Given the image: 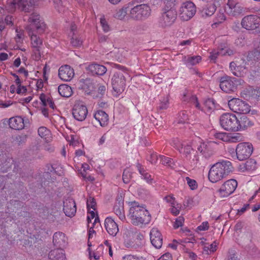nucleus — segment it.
I'll return each mask as SVG.
<instances>
[{
    "label": "nucleus",
    "instance_id": "nucleus-56",
    "mask_svg": "<svg viewBox=\"0 0 260 260\" xmlns=\"http://www.w3.org/2000/svg\"><path fill=\"white\" fill-rule=\"evenodd\" d=\"M26 140V135H19L16 137L15 141L17 142L18 145H21L24 143Z\"/></svg>",
    "mask_w": 260,
    "mask_h": 260
},
{
    "label": "nucleus",
    "instance_id": "nucleus-8",
    "mask_svg": "<svg viewBox=\"0 0 260 260\" xmlns=\"http://www.w3.org/2000/svg\"><path fill=\"white\" fill-rule=\"evenodd\" d=\"M253 151L252 145L248 143H241L236 149L237 158L240 161L248 158Z\"/></svg>",
    "mask_w": 260,
    "mask_h": 260
},
{
    "label": "nucleus",
    "instance_id": "nucleus-3",
    "mask_svg": "<svg viewBox=\"0 0 260 260\" xmlns=\"http://www.w3.org/2000/svg\"><path fill=\"white\" fill-rule=\"evenodd\" d=\"M151 10L147 4L138 5L132 8L129 17L135 20L142 21L147 19L151 15Z\"/></svg>",
    "mask_w": 260,
    "mask_h": 260
},
{
    "label": "nucleus",
    "instance_id": "nucleus-53",
    "mask_svg": "<svg viewBox=\"0 0 260 260\" xmlns=\"http://www.w3.org/2000/svg\"><path fill=\"white\" fill-rule=\"evenodd\" d=\"M251 96L256 99L257 100H260V87L255 89H252L250 91Z\"/></svg>",
    "mask_w": 260,
    "mask_h": 260
},
{
    "label": "nucleus",
    "instance_id": "nucleus-33",
    "mask_svg": "<svg viewBox=\"0 0 260 260\" xmlns=\"http://www.w3.org/2000/svg\"><path fill=\"white\" fill-rule=\"evenodd\" d=\"M58 91L63 97L69 98L73 93L72 88L67 84H61L58 87Z\"/></svg>",
    "mask_w": 260,
    "mask_h": 260
},
{
    "label": "nucleus",
    "instance_id": "nucleus-26",
    "mask_svg": "<svg viewBox=\"0 0 260 260\" xmlns=\"http://www.w3.org/2000/svg\"><path fill=\"white\" fill-rule=\"evenodd\" d=\"M9 125L12 129H22L24 127V120L21 116L11 117L9 120Z\"/></svg>",
    "mask_w": 260,
    "mask_h": 260
},
{
    "label": "nucleus",
    "instance_id": "nucleus-61",
    "mask_svg": "<svg viewBox=\"0 0 260 260\" xmlns=\"http://www.w3.org/2000/svg\"><path fill=\"white\" fill-rule=\"evenodd\" d=\"M209 228V224L207 221L203 222L198 227V230L200 231L207 230Z\"/></svg>",
    "mask_w": 260,
    "mask_h": 260
},
{
    "label": "nucleus",
    "instance_id": "nucleus-43",
    "mask_svg": "<svg viewBox=\"0 0 260 260\" xmlns=\"http://www.w3.org/2000/svg\"><path fill=\"white\" fill-rule=\"evenodd\" d=\"M230 68L233 74L236 77H241L243 75V73L240 71H235V70L240 69V66H237L235 62H232L230 64Z\"/></svg>",
    "mask_w": 260,
    "mask_h": 260
},
{
    "label": "nucleus",
    "instance_id": "nucleus-39",
    "mask_svg": "<svg viewBox=\"0 0 260 260\" xmlns=\"http://www.w3.org/2000/svg\"><path fill=\"white\" fill-rule=\"evenodd\" d=\"M128 7H123L122 8L117 10L114 14V17L118 19H124L127 14Z\"/></svg>",
    "mask_w": 260,
    "mask_h": 260
},
{
    "label": "nucleus",
    "instance_id": "nucleus-7",
    "mask_svg": "<svg viewBox=\"0 0 260 260\" xmlns=\"http://www.w3.org/2000/svg\"><path fill=\"white\" fill-rule=\"evenodd\" d=\"M228 106L232 111L237 113L247 114L250 111V106L239 99H233L230 100Z\"/></svg>",
    "mask_w": 260,
    "mask_h": 260
},
{
    "label": "nucleus",
    "instance_id": "nucleus-62",
    "mask_svg": "<svg viewBox=\"0 0 260 260\" xmlns=\"http://www.w3.org/2000/svg\"><path fill=\"white\" fill-rule=\"evenodd\" d=\"M194 205V198H187L184 201V205L185 206L188 207Z\"/></svg>",
    "mask_w": 260,
    "mask_h": 260
},
{
    "label": "nucleus",
    "instance_id": "nucleus-64",
    "mask_svg": "<svg viewBox=\"0 0 260 260\" xmlns=\"http://www.w3.org/2000/svg\"><path fill=\"white\" fill-rule=\"evenodd\" d=\"M136 167L139 171V173L142 175V176L146 173L145 170L142 165L139 162L137 163Z\"/></svg>",
    "mask_w": 260,
    "mask_h": 260
},
{
    "label": "nucleus",
    "instance_id": "nucleus-40",
    "mask_svg": "<svg viewBox=\"0 0 260 260\" xmlns=\"http://www.w3.org/2000/svg\"><path fill=\"white\" fill-rule=\"evenodd\" d=\"M185 142H181L178 138H173L171 141V144L172 146L179 150L180 153H182V149L184 145H185Z\"/></svg>",
    "mask_w": 260,
    "mask_h": 260
},
{
    "label": "nucleus",
    "instance_id": "nucleus-52",
    "mask_svg": "<svg viewBox=\"0 0 260 260\" xmlns=\"http://www.w3.org/2000/svg\"><path fill=\"white\" fill-rule=\"evenodd\" d=\"M246 170H254L256 169V161L253 159H250L245 164Z\"/></svg>",
    "mask_w": 260,
    "mask_h": 260
},
{
    "label": "nucleus",
    "instance_id": "nucleus-24",
    "mask_svg": "<svg viewBox=\"0 0 260 260\" xmlns=\"http://www.w3.org/2000/svg\"><path fill=\"white\" fill-rule=\"evenodd\" d=\"M113 211L121 220L125 219L124 202L121 197L117 199L113 208Z\"/></svg>",
    "mask_w": 260,
    "mask_h": 260
},
{
    "label": "nucleus",
    "instance_id": "nucleus-1",
    "mask_svg": "<svg viewBox=\"0 0 260 260\" xmlns=\"http://www.w3.org/2000/svg\"><path fill=\"white\" fill-rule=\"evenodd\" d=\"M233 170V167L231 161L222 160L213 165L210 168L208 178L213 182H217L225 178Z\"/></svg>",
    "mask_w": 260,
    "mask_h": 260
},
{
    "label": "nucleus",
    "instance_id": "nucleus-30",
    "mask_svg": "<svg viewBox=\"0 0 260 260\" xmlns=\"http://www.w3.org/2000/svg\"><path fill=\"white\" fill-rule=\"evenodd\" d=\"M48 260H66L65 254L62 249H55L48 254Z\"/></svg>",
    "mask_w": 260,
    "mask_h": 260
},
{
    "label": "nucleus",
    "instance_id": "nucleus-2",
    "mask_svg": "<svg viewBox=\"0 0 260 260\" xmlns=\"http://www.w3.org/2000/svg\"><path fill=\"white\" fill-rule=\"evenodd\" d=\"M128 216L132 223L135 225L148 224L151 218L148 211L136 202L131 203Z\"/></svg>",
    "mask_w": 260,
    "mask_h": 260
},
{
    "label": "nucleus",
    "instance_id": "nucleus-44",
    "mask_svg": "<svg viewBox=\"0 0 260 260\" xmlns=\"http://www.w3.org/2000/svg\"><path fill=\"white\" fill-rule=\"evenodd\" d=\"M159 158L160 159V162L164 165H167L171 168H173L175 165L173 161V159L171 158L163 156V155H159Z\"/></svg>",
    "mask_w": 260,
    "mask_h": 260
},
{
    "label": "nucleus",
    "instance_id": "nucleus-13",
    "mask_svg": "<svg viewBox=\"0 0 260 260\" xmlns=\"http://www.w3.org/2000/svg\"><path fill=\"white\" fill-rule=\"evenodd\" d=\"M237 182L235 179H230L221 186L219 193L221 197H226L232 194L237 187Z\"/></svg>",
    "mask_w": 260,
    "mask_h": 260
},
{
    "label": "nucleus",
    "instance_id": "nucleus-38",
    "mask_svg": "<svg viewBox=\"0 0 260 260\" xmlns=\"http://www.w3.org/2000/svg\"><path fill=\"white\" fill-rule=\"evenodd\" d=\"M38 135L45 141H48L50 138V131L46 127L41 126L38 128Z\"/></svg>",
    "mask_w": 260,
    "mask_h": 260
},
{
    "label": "nucleus",
    "instance_id": "nucleus-63",
    "mask_svg": "<svg viewBox=\"0 0 260 260\" xmlns=\"http://www.w3.org/2000/svg\"><path fill=\"white\" fill-rule=\"evenodd\" d=\"M249 207V204H246L244 205L243 207L241 208L240 209H238L237 211V214L239 215H241L243 213H244L247 209Z\"/></svg>",
    "mask_w": 260,
    "mask_h": 260
},
{
    "label": "nucleus",
    "instance_id": "nucleus-54",
    "mask_svg": "<svg viewBox=\"0 0 260 260\" xmlns=\"http://www.w3.org/2000/svg\"><path fill=\"white\" fill-rule=\"evenodd\" d=\"M186 180L191 189L194 190L197 188L198 185L195 180L191 179L188 177L186 178Z\"/></svg>",
    "mask_w": 260,
    "mask_h": 260
},
{
    "label": "nucleus",
    "instance_id": "nucleus-37",
    "mask_svg": "<svg viewBox=\"0 0 260 260\" xmlns=\"http://www.w3.org/2000/svg\"><path fill=\"white\" fill-rule=\"evenodd\" d=\"M11 75L13 76L14 77H16L15 83L17 84L18 88L16 90V92L18 94L23 93L25 92L27 90L26 86H21V82L18 77V76L13 72H11Z\"/></svg>",
    "mask_w": 260,
    "mask_h": 260
},
{
    "label": "nucleus",
    "instance_id": "nucleus-50",
    "mask_svg": "<svg viewBox=\"0 0 260 260\" xmlns=\"http://www.w3.org/2000/svg\"><path fill=\"white\" fill-rule=\"evenodd\" d=\"M71 43L73 46L75 47H79L82 45V41L75 35L72 36Z\"/></svg>",
    "mask_w": 260,
    "mask_h": 260
},
{
    "label": "nucleus",
    "instance_id": "nucleus-19",
    "mask_svg": "<svg viewBox=\"0 0 260 260\" xmlns=\"http://www.w3.org/2000/svg\"><path fill=\"white\" fill-rule=\"evenodd\" d=\"M63 210L66 216L70 217L74 216L77 210L75 201L73 199H66L63 202Z\"/></svg>",
    "mask_w": 260,
    "mask_h": 260
},
{
    "label": "nucleus",
    "instance_id": "nucleus-41",
    "mask_svg": "<svg viewBox=\"0 0 260 260\" xmlns=\"http://www.w3.org/2000/svg\"><path fill=\"white\" fill-rule=\"evenodd\" d=\"M216 246L215 242L210 245H205L203 248V253L207 255L211 254L212 252L216 251Z\"/></svg>",
    "mask_w": 260,
    "mask_h": 260
},
{
    "label": "nucleus",
    "instance_id": "nucleus-28",
    "mask_svg": "<svg viewBox=\"0 0 260 260\" xmlns=\"http://www.w3.org/2000/svg\"><path fill=\"white\" fill-rule=\"evenodd\" d=\"M94 117L101 126L104 127L108 123V115L103 110L97 111L94 114Z\"/></svg>",
    "mask_w": 260,
    "mask_h": 260
},
{
    "label": "nucleus",
    "instance_id": "nucleus-20",
    "mask_svg": "<svg viewBox=\"0 0 260 260\" xmlns=\"http://www.w3.org/2000/svg\"><path fill=\"white\" fill-rule=\"evenodd\" d=\"M87 114V109L83 105H75L73 110V115L77 120L82 121L84 120Z\"/></svg>",
    "mask_w": 260,
    "mask_h": 260
},
{
    "label": "nucleus",
    "instance_id": "nucleus-14",
    "mask_svg": "<svg viewBox=\"0 0 260 260\" xmlns=\"http://www.w3.org/2000/svg\"><path fill=\"white\" fill-rule=\"evenodd\" d=\"M227 5L228 7L225 8V11L230 15L233 16H239L245 11L244 7L240 4L233 0H228Z\"/></svg>",
    "mask_w": 260,
    "mask_h": 260
},
{
    "label": "nucleus",
    "instance_id": "nucleus-22",
    "mask_svg": "<svg viewBox=\"0 0 260 260\" xmlns=\"http://www.w3.org/2000/svg\"><path fill=\"white\" fill-rule=\"evenodd\" d=\"M53 243L56 247H58V249H62V247H64L67 245V237L62 232H56L53 237Z\"/></svg>",
    "mask_w": 260,
    "mask_h": 260
},
{
    "label": "nucleus",
    "instance_id": "nucleus-11",
    "mask_svg": "<svg viewBox=\"0 0 260 260\" xmlns=\"http://www.w3.org/2000/svg\"><path fill=\"white\" fill-rule=\"evenodd\" d=\"M259 24L260 20L256 15L246 16L241 21L242 26L247 30H253L257 28Z\"/></svg>",
    "mask_w": 260,
    "mask_h": 260
},
{
    "label": "nucleus",
    "instance_id": "nucleus-45",
    "mask_svg": "<svg viewBox=\"0 0 260 260\" xmlns=\"http://www.w3.org/2000/svg\"><path fill=\"white\" fill-rule=\"evenodd\" d=\"M229 142L235 143L242 140V136L239 133H229Z\"/></svg>",
    "mask_w": 260,
    "mask_h": 260
},
{
    "label": "nucleus",
    "instance_id": "nucleus-59",
    "mask_svg": "<svg viewBox=\"0 0 260 260\" xmlns=\"http://www.w3.org/2000/svg\"><path fill=\"white\" fill-rule=\"evenodd\" d=\"M142 177L145 180L147 183L149 184H152L153 182V179L152 178L151 175L147 172L144 174Z\"/></svg>",
    "mask_w": 260,
    "mask_h": 260
},
{
    "label": "nucleus",
    "instance_id": "nucleus-6",
    "mask_svg": "<svg viewBox=\"0 0 260 260\" xmlns=\"http://www.w3.org/2000/svg\"><path fill=\"white\" fill-rule=\"evenodd\" d=\"M237 117L231 113L223 114L220 118V124L225 130L236 132Z\"/></svg>",
    "mask_w": 260,
    "mask_h": 260
},
{
    "label": "nucleus",
    "instance_id": "nucleus-5",
    "mask_svg": "<svg viewBox=\"0 0 260 260\" xmlns=\"http://www.w3.org/2000/svg\"><path fill=\"white\" fill-rule=\"evenodd\" d=\"M34 5V0H13L8 7L11 11L18 8L21 11L29 12L33 9Z\"/></svg>",
    "mask_w": 260,
    "mask_h": 260
},
{
    "label": "nucleus",
    "instance_id": "nucleus-31",
    "mask_svg": "<svg viewBox=\"0 0 260 260\" xmlns=\"http://www.w3.org/2000/svg\"><path fill=\"white\" fill-rule=\"evenodd\" d=\"M201 60L200 56H184L182 57V61L186 67L189 68L198 63Z\"/></svg>",
    "mask_w": 260,
    "mask_h": 260
},
{
    "label": "nucleus",
    "instance_id": "nucleus-4",
    "mask_svg": "<svg viewBox=\"0 0 260 260\" xmlns=\"http://www.w3.org/2000/svg\"><path fill=\"white\" fill-rule=\"evenodd\" d=\"M177 17V12L174 7L165 6L159 19V24L162 27L170 26L175 22Z\"/></svg>",
    "mask_w": 260,
    "mask_h": 260
},
{
    "label": "nucleus",
    "instance_id": "nucleus-16",
    "mask_svg": "<svg viewBox=\"0 0 260 260\" xmlns=\"http://www.w3.org/2000/svg\"><path fill=\"white\" fill-rule=\"evenodd\" d=\"M74 76V71L70 66L66 64L61 66L58 70V76L64 81H70Z\"/></svg>",
    "mask_w": 260,
    "mask_h": 260
},
{
    "label": "nucleus",
    "instance_id": "nucleus-18",
    "mask_svg": "<svg viewBox=\"0 0 260 260\" xmlns=\"http://www.w3.org/2000/svg\"><path fill=\"white\" fill-rule=\"evenodd\" d=\"M237 129L236 132L245 130L253 125V123L251 120L245 114L239 115L238 117H237Z\"/></svg>",
    "mask_w": 260,
    "mask_h": 260
},
{
    "label": "nucleus",
    "instance_id": "nucleus-9",
    "mask_svg": "<svg viewBox=\"0 0 260 260\" xmlns=\"http://www.w3.org/2000/svg\"><path fill=\"white\" fill-rule=\"evenodd\" d=\"M113 89L117 93H122L125 87V79L123 73L120 71L115 72L112 78Z\"/></svg>",
    "mask_w": 260,
    "mask_h": 260
},
{
    "label": "nucleus",
    "instance_id": "nucleus-27",
    "mask_svg": "<svg viewBox=\"0 0 260 260\" xmlns=\"http://www.w3.org/2000/svg\"><path fill=\"white\" fill-rule=\"evenodd\" d=\"M211 144V142L203 143L198 147V150L206 158H210L214 153Z\"/></svg>",
    "mask_w": 260,
    "mask_h": 260
},
{
    "label": "nucleus",
    "instance_id": "nucleus-55",
    "mask_svg": "<svg viewBox=\"0 0 260 260\" xmlns=\"http://www.w3.org/2000/svg\"><path fill=\"white\" fill-rule=\"evenodd\" d=\"M184 222V218L182 216H179L176 218L175 223H174L173 226L174 229H176L182 226Z\"/></svg>",
    "mask_w": 260,
    "mask_h": 260
},
{
    "label": "nucleus",
    "instance_id": "nucleus-23",
    "mask_svg": "<svg viewBox=\"0 0 260 260\" xmlns=\"http://www.w3.org/2000/svg\"><path fill=\"white\" fill-rule=\"evenodd\" d=\"M86 70L90 72L93 75L103 76L107 72L106 67L98 63H91L86 67Z\"/></svg>",
    "mask_w": 260,
    "mask_h": 260
},
{
    "label": "nucleus",
    "instance_id": "nucleus-48",
    "mask_svg": "<svg viewBox=\"0 0 260 260\" xmlns=\"http://www.w3.org/2000/svg\"><path fill=\"white\" fill-rule=\"evenodd\" d=\"M169 100L168 96L164 98L163 99L160 101V103L158 108L160 110L167 109L169 106Z\"/></svg>",
    "mask_w": 260,
    "mask_h": 260
},
{
    "label": "nucleus",
    "instance_id": "nucleus-35",
    "mask_svg": "<svg viewBox=\"0 0 260 260\" xmlns=\"http://www.w3.org/2000/svg\"><path fill=\"white\" fill-rule=\"evenodd\" d=\"M216 7L214 4H208L201 11L202 16L204 17L212 16L215 12Z\"/></svg>",
    "mask_w": 260,
    "mask_h": 260
},
{
    "label": "nucleus",
    "instance_id": "nucleus-60",
    "mask_svg": "<svg viewBox=\"0 0 260 260\" xmlns=\"http://www.w3.org/2000/svg\"><path fill=\"white\" fill-rule=\"evenodd\" d=\"M122 260H145L142 258L133 255H127L123 257Z\"/></svg>",
    "mask_w": 260,
    "mask_h": 260
},
{
    "label": "nucleus",
    "instance_id": "nucleus-51",
    "mask_svg": "<svg viewBox=\"0 0 260 260\" xmlns=\"http://www.w3.org/2000/svg\"><path fill=\"white\" fill-rule=\"evenodd\" d=\"M87 207L88 209H92L93 210L96 209V202L95 200L91 197H89L87 200Z\"/></svg>",
    "mask_w": 260,
    "mask_h": 260
},
{
    "label": "nucleus",
    "instance_id": "nucleus-34",
    "mask_svg": "<svg viewBox=\"0 0 260 260\" xmlns=\"http://www.w3.org/2000/svg\"><path fill=\"white\" fill-rule=\"evenodd\" d=\"M253 234L250 231H247L241 237V241L243 244L249 248L252 247Z\"/></svg>",
    "mask_w": 260,
    "mask_h": 260
},
{
    "label": "nucleus",
    "instance_id": "nucleus-49",
    "mask_svg": "<svg viewBox=\"0 0 260 260\" xmlns=\"http://www.w3.org/2000/svg\"><path fill=\"white\" fill-rule=\"evenodd\" d=\"M223 49H221L220 51H216L214 50L212 52L210 53V56L209 58L211 60L213 61L214 62L215 61V60L217 58V57L220 55H224L225 53H222Z\"/></svg>",
    "mask_w": 260,
    "mask_h": 260
},
{
    "label": "nucleus",
    "instance_id": "nucleus-21",
    "mask_svg": "<svg viewBox=\"0 0 260 260\" xmlns=\"http://www.w3.org/2000/svg\"><path fill=\"white\" fill-rule=\"evenodd\" d=\"M105 227L108 234L112 236H115L119 231L117 224L111 217L105 219Z\"/></svg>",
    "mask_w": 260,
    "mask_h": 260
},
{
    "label": "nucleus",
    "instance_id": "nucleus-46",
    "mask_svg": "<svg viewBox=\"0 0 260 260\" xmlns=\"http://www.w3.org/2000/svg\"><path fill=\"white\" fill-rule=\"evenodd\" d=\"M214 137L219 140H221L224 142H228L229 139V133H215L213 134Z\"/></svg>",
    "mask_w": 260,
    "mask_h": 260
},
{
    "label": "nucleus",
    "instance_id": "nucleus-47",
    "mask_svg": "<svg viewBox=\"0 0 260 260\" xmlns=\"http://www.w3.org/2000/svg\"><path fill=\"white\" fill-rule=\"evenodd\" d=\"M132 173L128 169H125L123 171L122 175V180L124 183H129L131 178Z\"/></svg>",
    "mask_w": 260,
    "mask_h": 260
},
{
    "label": "nucleus",
    "instance_id": "nucleus-36",
    "mask_svg": "<svg viewBox=\"0 0 260 260\" xmlns=\"http://www.w3.org/2000/svg\"><path fill=\"white\" fill-rule=\"evenodd\" d=\"M215 108V101L213 99H208L204 101L203 110L206 112H210Z\"/></svg>",
    "mask_w": 260,
    "mask_h": 260
},
{
    "label": "nucleus",
    "instance_id": "nucleus-29",
    "mask_svg": "<svg viewBox=\"0 0 260 260\" xmlns=\"http://www.w3.org/2000/svg\"><path fill=\"white\" fill-rule=\"evenodd\" d=\"M182 101L187 103H190L194 105L196 108L200 109V105L198 101V99L195 95H192L187 91H185L183 94L182 98Z\"/></svg>",
    "mask_w": 260,
    "mask_h": 260
},
{
    "label": "nucleus",
    "instance_id": "nucleus-32",
    "mask_svg": "<svg viewBox=\"0 0 260 260\" xmlns=\"http://www.w3.org/2000/svg\"><path fill=\"white\" fill-rule=\"evenodd\" d=\"M31 42L34 48V51L36 55L40 56V48L42 45V40L36 35L32 34L31 36Z\"/></svg>",
    "mask_w": 260,
    "mask_h": 260
},
{
    "label": "nucleus",
    "instance_id": "nucleus-25",
    "mask_svg": "<svg viewBox=\"0 0 260 260\" xmlns=\"http://www.w3.org/2000/svg\"><path fill=\"white\" fill-rule=\"evenodd\" d=\"M193 149L190 145L185 142V145L183 146L182 149L183 152L182 153L185 155L186 158L190 161L191 164L195 165L198 162V157L196 155H193V157H191V151Z\"/></svg>",
    "mask_w": 260,
    "mask_h": 260
},
{
    "label": "nucleus",
    "instance_id": "nucleus-10",
    "mask_svg": "<svg viewBox=\"0 0 260 260\" xmlns=\"http://www.w3.org/2000/svg\"><path fill=\"white\" fill-rule=\"evenodd\" d=\"M180 11L181 19L183 20L187 21L196 14V7L191 2H186L182 4Z\"/></svg>",
    "mask_w": 260,
    "mask_h": 260
},
{
    "label": "nucleus",
    "instance_id": "nucleus-57",
    "mask_svg": "<svg viewBox=\"0 0 260 260\" xmlns=\"http://www.w3.org/2000/svg\"><path fill=\"white\" fill-rule=\"evenodd\" d=\"M101 24L103 27V29L105 32H106L110 30V27L105 19L103 18L101 19Z\"/></svg>",
    "mask_w": 260,
    "mask_h": 260
},
{
    "label": "nucleus",
    "instance_id": "nucleus-42",
    "mask_svg": "<svg viewBox=\"0 0 260 260\" xmlns=\"http://www.w3.org/2000/svg\"><path fill=\"white\" fill-rule=\"evenodd\" d=\"M188 120V114L185 111H181L177 117L178 123H185L187 122Z\"/></svg>",
    "mask_w": 260,
    "mask_h": 260
},
{
    "label": "nucleus",
    "instance_id": "nucleus-15",
    "mask_svg": "<svg viewBox=\"0 0 260 260\" xmlns=\"http://www.w3.org/2000/svg\"><path fill=\"white\" fill-rule=\"evenodd\" d=\"M28 21L34 25L35 28L39 34L43 33L46 25L41 19L40 15L37 13H32L28 19Z\"/></svg>",
    "mask_w": 260,
    "mask_h": 260
},
{
    "label": "nucleus",
    "instance_id": "nucleus-58",
    "mask_svg": "<svg viewBox=\"0 0 260 260\" xmlns=\"http://www.w3.org/2000/svg\"><path fill=\"white\" fill-rule=\"evenodd\" d=\"M158 159V156L157 154L155 153H153L150 154L148 160L152 164H155L157 162Z\"/></svg>",
    "mask_w": 260,
    "mask_h": 260
},
{
    "label": "nucleus",
    "instance_id": "nucleus-17",
    "mask_svg": "<svg viewBox=\"0 0 260 260\" xmlns=\"http://www.w3.org/2000/svg\"><path fill=\"white\" fill-rule=\"evenodd\" d=\"M150 238L152 245L157 249L161 248L162 238L161 233L156 228H153L150 232Z\"/></svg>",
    "mask_w": 260,
    "mask_h": 260
},
{
    "label": "nucleus",
    "instance_id": "nucleus-12",
    "mask_svg": "<svg viewBox=\"0 0 260 260\" xmlns=\"http://www.w3.org/2000/svg\"><path fill=\"white\" fill-rule=\"evenodd\" d=\"M236 78L228 76H224L220 78V87L221 89L226 93L234 91L236 89Z\"/></svg>",
    "mask_w": 260,
    "mask_h": 260
}]
</instances>
